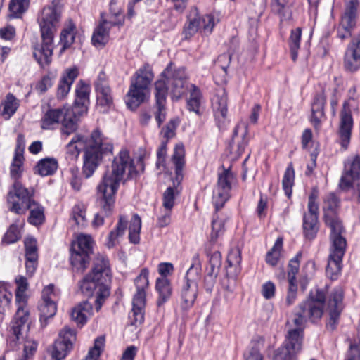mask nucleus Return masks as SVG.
<instances>
[{"mask_svg": "<svg viewBox=\"0 0 360 360\" xmlns=\"http://www.w3.org/2000/svg\"><path fill=\"white\" fill-rule=\"evenodd\" d=\"M137 174L133 160L127 150H121L108 167L101 182L97 186L101 210L94 216L92 224L99 227L104 224V218L111 215L115 202V194L121 182L132 179Z\"/></svg>", "mask_w": 360, "mask_h": 360, "instance_id": "1", "label": "nucleus"}, {"mask_svg": "<svg viewBox=\"0 0 360 360\" xmlns=\"http://www.w3.org/2000/svg\"><path fill=\"white\" fill-rule=\"evenodd\" d=\"M340 200L333 193H328L323 200V210L324 221L330 229V247L326 274L331 280H336L342 267L347 241L342 233L344 228L338 216Z\"/></svg>", "mask_w": 360, "mask_h": 360, "instance_id": "2", "label": "nucleus"}, {"mask_svg": "<svg viewBox=\"0 0 360 360\" xmlns=\"http://www.w3.org/2000/svg\"><path fill=\"white\" fill-rule=\"evenodd\" d=\"M84 150L82 173L86 178L91 177L102 162L103 157L112 153L111 141L99 129L93 130L89 138L75 136L67 145V152L77 157Z\"/></svg>", "mask_w": 360, "mask_h": 360, "instance_id": "3", "label": "nucleus"}, {"mask_svg": "<svg viewBox=\"0 0 360 360\" xmlns=\"http://www.w3.org/2000/svg\"><path fill=\"white\" fill-rule=\"evenodd\" d=\"M60 1L53 0L51 4L45 6L38 15L42 44L34 46L33 56L41 67L48 65L51 61L53 38L60 18L58 7Z\"/></svg>", "mask_w": 360, "mask_h": 360, "instance_id": "4", "label": "nucleus"}, {"mask_svg": "<svg viewBox=\"0 0 360 360\" xmlns=\"http://www.w3.org/2000/svg\"><path fill=\"white\" fill-rule=\"evenodd\" d=\"M111 280V270L108 259L103 255L96 257L90 273L79 283L84 295L87 297L96 295L95 309L98 311L105 299L110 295L108 283Z\"/></svg>", "mask_w": 360, "mask_h": 360, "instance_id": "5", "label": "nucleus"}, {"mask_svg": "<svg viewBox=\"0 0 360 360\" xmlns=\"http://www.w3.org/2000/svg\"><path fill=\"white\" fill-rule=\"evenodd\" d=\"M33 191L24 187L17 180L8 191L7 202L8 209L16 214H23L30 210L28 221L34 226L41 224L45 219L44 209L33 198Z\"/></svg>", "mask_w": 360, "mask_h": 360, "instance_id": "6", "label": "nucleus"}, {"mask_svg": "<svg viewBox=\"0 0 360 360\" xmlns=\"http://www.w3.org/2000/svg\"><path fill=\"white\" fill-rule=\"evenodd\" d=\"M153 77L152 68L148 64L143 65L136 70L131 78L129 89L125 96V102L129 108L136 110L145 102Z\"/></svg>", "mask_w": 360, "mask_h": 360, "instance_id": "7", "label": "nucleus"}, {"mask_svg": "<svg viewBox=\"0 0 360 360\" xmlns=\"http://www.w3.org/2000/svg\"><path fill=\"white\" fill-rule=\"evenodd\" d=\"M202 263L200 255L195 253L191 259V265L187 270L184 277V283L181 291V308L187 310L193 307L197 297L198 285V281L200 277Z\"/></svg>", "mask_w": 360, "mask_h": 360, "instance_id": "8", "label": "nucleus"}, {"mask_svg": "<svg viewBox=\"0 0 360 360\" xmlns=\"http://www.w3.org/2000/svg\"><path fill=\"white\" fill-rule=\"evenodd\" d=\"M149 271L144 268L134 279L136 292L132 299V309L129 314V319L132 326H140L144 321L145 309L146 304V289L148 288Z\"/></svg>", "mask_w": 360, "mask_h": 360, "instance_id": "9", "label": "nucleus"}, {"mask_svg": "<svg viewBox=\"0 0 360 360\" xmlns=\"http://www.w3.org/2000/svg\"><path fill=\"white\" fill-rule=\"evenodd\" d=\"M174 166L175 177L173 179V186L168 187L163 193L162 205L165 210H171L174 205L175 195L180 192L179 186L184 179V168L185 167V149L181 143L176 144L171 158Z\"/></svg>", "mask_w": 360, "mask_h": 360, "instance_id": "10", "label": "nucleus"}, {"mask_svg": "<svg viewBox=\"0 0 360 360\" xmlns=\"http://www.w3.org/2000/svg\"><path fill=\"white\" fill-rule=\"evenodd\" d=\"M159 80L165 82L167 95L169 91L173 100H179L189 89L184 68H177L170 63L161 74Z\"/></svg>", "mask_w": 360, "mask_h": 360, "instance_id": "11", "label": "nucleus"}, {"mask_svg": "<svg viewBox=\"0 0 360 360\" xmlns=\"http://www.w3.org/2000/svg\"><path fill=\"white\" fill-rule=\"evenodd\" d=\"M17 289L15 292V302L18 305V309L14 319L11 323V331L17 340L21 335L22 328L28 320L29 312L27 309L26 297L25 292L27 288V278L23 276H18L15 278Z\"/></svg>", "mask_w": 360, "mask_h": 360, "instance_id": "12", "label": "nucleus"}, {"mask_svg": "<svg viewBox=\"0 0 360 360\" xmlns=\"http://www.w3.org/2000/svg\"><path fill=\"white\" fill-rule=\"evenodd\" d=\"M360 176V156L355 155L349 158L345 163L344 173L340 181L341 189L350 191L352 198L360 202V184H356Z\"/></svg>", "mask_w": 360, "mask_h": 360, "instance_id": "13", "label": "nucleus"}, {"mask_svg": "<svg viewBox=\"0 0 360 360\" xmlns=\"http://www.w3.org/2000/svg\"><path fill=\"white\" fill-rule=\"evenodd\" d=\"M218 22L219 20L211 14L200 16L195 8L190 12L184 25L183 30L184 39H191L199 30L205 35L210 34L214 25Z\"/></svg>", "mask_w": 360, "mask_h": 360, "instance_id": "14", "label": "nucleus"}, {"mask_svg": "<svg viewBox=\"0 0 360 360\" xmlns=\"http://www.w3.org/2000/svg\"><path fill=\"white\" fill-rule=\"evenodd\" d=\"M92 239L86 235H79L71 248L70 262L77 270L83 272L89 266L92 253Z\"/></svg>", "mask_w": 360, "mask_h": 360, "instance_id": "15", "label": "nucleus"}, {"mask_svg": "<svg viewBox=\"0 0 360 360\" xmlns=\"http://www.w3.org/2000/svg\"><path fill=\"white\" fill-rule=\"evenodd\" d=\"M352 98L344 101L340 112V122L337 130L338 141L344 150L348 148L351 140L352 130L353 128V118L352 115Z\"/></svg>", "mask_w": 360, "mask_h": 360, "instance_id": "16", "label": "nucleus"}, {"mask_svg": "<svg viewBox=\"0 0 360 360\" xmlns=\"http://www.w3.org/2000/svg\"><path fill=\"white\" fill-rule=\"evenodd\" d=\"M76 340V332L74 329L65 326L59 333L58 338L53 344L51 354L53 360H62L66 357L73 348Z\"/></svg>", "mask_w": 360, "mask_h": 360, "instance_id": "17", "label": "nucleus"}, {"mask_svg": "<svg viewBox=\"0 0 360 360\" xmlns=\"http://www.w3.org/2000/svg\"><path fill=\"white\" fill-rule=\"evenodd\" d=\"M234 180L235 176L230 169H224L219 174L217 184L212 195V202L217 211L229 200L231 185Z\"/></svg>", "mask_w": 360, "mask_h": 360, "instance_id": "18", "label": "nucleus"}, {"mask_svg": "<svg viewBox=\"0 0 360 360\" xmlns=\"http://www.w3.org/2000/svg\"><path fill=\"white\" fill-rule=\"evenodd\" d=\"M301 350V335L298 330H292L286 342L275 352L274 360H297L296 356Z\"/></svg>", "mask_w": 360, "mask_h": 360, "instance_id": "19", "label": "nucleus"}, {"mask_svg": "<svg viewBox=\"0 0 360 360\" xmlns=\"http://www.w3.org/2000/svg\"><path fill=\"white\" fill-rule=\"evenodd\" d=\"M41 299L42 302L39 306L40 321L41 326L45 327L47 325L48 319L53 317L57 311L56 304L57 295L54 291L53 284H50L43 289Z\"/></svg>", "mask_w": 360, "mask_h": 360, "instance_id": "20", "label": "nucleus"}, {"mask_svg": "<svg viewBox=\"0 0 360 360\" xmlns=\"http://www.w3.org/2000/svg\"><path fill=\"white\" fill-rule=\"evenodd\" d=\"M343 290L341 287L335 288L329 294L327 302V310L330 319L327 327L333 330L338 323L340 314L343 309Z\"/></svg>", "mask_w": 360, "mask_h": 360, "instance_id": "21", "label": "nucleus"}, {"mask_svg": "<svg viewBox=\"0 0 360 360\" xmlns=\"http://www.w3.org/2000/svg\"><path fill=\"white\" fill-rule=\"evenodd\" d=\"M205 254L208 258V265L206 269L207 274L204 278V284L206 291L211 292L220 271L222 257L219 251L212 252L208 248H205Z\"/></svg>", "mask_w": 360, "mask_h": 360, "instance_id": "22", "label": "nucleus"}, {"mask_svg": "<svg viewBox=\"0 0 360 360\" xmlns=\"http://www.w3.org/2000/svg\"><path fill=\"white\" fill-rule=\"evenodd\" d=\"M154 89L155 99L154 116L158 127H160L167 117V88L165 82L157 80L154 84Z\"/></svg>", "mask_w": 360, "mask_h": 360, "instance_id": "23", "label": "nucleus"}, {"mask_svg": "<svg viewBox=\"0 0 360 360\" xmlns=\"http://www.w3.org/2000/svg\"><path fill=\"white\" fill-rule=\"evenodd\" d=\"M227 100V94L224 89L218 91L212 99L214 119L219 129H224L228 123Z\"/></svg>", "mask_w": 360, "mask_h": 360, "instance_id": "24", "label": "nucleus"}, {"mask_svg": "<svg viewBox=\"0 0 360 360\" xmlns=\"http://www.w3.org/2000/svg\"><path fill=\"white\" fill-rule=\"evenodd\" d=\"M327 97L323 90L315 94L311 104L310 122L316 129H319L326 120L324 108Z\"/></svg>", "mask_w": 360, "mask_h": 360, "instance_id": "25", "label": "nucleus"}, {"mask_svg": "<svg viewBox=\"0 0 360 360\" xmlns=\"http://www.w3.org/2000/svg\"><path fill=\"white\" fill-rule=\"evenodd\" d=\"M344 67L353 72L360 68V34L348 45L345 56Z\"/></svg>", "mask_w": 360, "mask_h": 360, "instance_id": "26", "label": "nucleus"}, {"mask_svg": "<svg viewBox=\"0 0 360 360\" xmlns=\"http://www.w3.org/2000/svg\"><path fill=\"white\" fill-rule=\"evenodd\" d=\"M90 86L82 80L76 85V97L72 109L75 113H78L79 116L82 115L87 111L88 105L90 103Z\"/></svg>", "mask_w": 360, "mask_h": 360, "instance_id": "27", "label": "nucleus"}, {"mask_svg": "<svg viewBox=\"0 0 360 360\" xmlns=\"http://www.w3.org/2000/svg\"><path fill=\"white\" fill-rule=\"evenodd\" d=\"M24 243L25 248L26 274L29 277H32L38 265L37 241L34 238H26Z\"/></svg>", "mask_w": 360, "mask_h": 360, "instance_id": "28", "label": "nucleus"}, {"mask_svg": "<svg viewBox=\"0 0 360 360\" xmlns=\"http://www.w3.org/2000/svg\"><path fill=\"white\" fill-rule=\"evenodd\" d=\"M97 104L103 107H110L113 102L111 89L104 75H100L95 82Z\"/></svg>", "mask_w": 360, "mask_h": 360, "instance_id": "29", "label": "nucleus"}, {"mask_svg": "<svg viewBox=\"0 0 360 360\" xmlns=\"http://www.w3.org/2000/svg\"><path fill=\"white\" fill-rule=\"evenodd\" d=\"M326 300L325 293L320 289L311 291L308 298L302 302L311 311V315L321 318L323 313V305Z\"/></svg>", "mask_w": 360, "mask_h": 360, "instance_id": "30", "label": "nucleus"}, {"mask_svg": "<svg viewBox=\"0 0 360 360\" xmlns=\"http://www.w3.org/2000/svg\"><path fill=\"white\" fill-rule=\"evenodd\" d=\"M122 18L117 20H103L96 29L94 30L92 36V42L94 46H103L108 40L109 30L112 26L120 25L122 24Z\"/></svg>", "mask_w": 360, "mask_h": 360, "instance_id": "31", "label": "nucleus"}, {"mask_svg": "<svg viewBox=\"0 0 360 360\" xmlns=\"http://www.w3.org/2000/svg\"><path fill=\"white\" fill-rule=\"evenodd\" d=\"M310 312L311 311H309V309L307 308L303 303L301 302L298 305L297 308L295 309L293 318L292 319V323L297 328L295 329L289 330L284 343L286 342L290 332L292 330H298L301 335L302 342L303 341L302 326L306 323L307 320L311 319L312 321H315L316 320L319 319V318H316L314 316L311 315Z\"/></svg>", "mask_w": 360, "mask_h": 360, "instance_id": "32", "label": "nucleus"}, {"mask_svg": "<svg viewBox=\"0 0 360 360\" xmlns=\"http://www.w3.org/2000/svg\"><path fill=\"white\" fill-rule=\"evenodd\" d=\"M79 75V70L76 67L67 68L60 77L58 85L57 97L65 98L69 93L71 86Z\"/></svg>", "mask_w": 360, "mask_h": 360, "instance_id": "33", "label": "nucleus"}, {"mask_svg": "<svg viewBox=\"0 0 360 360\" xmlns=\"http://www.w3.org/2000/svg\"><path fill=\"white\" fill-rule=\"evenodd\" d=\"M65 109L66 108L49 109L41 118V128L46 130L57 128L65 116Z\"/></svg>", "mask_w": 360, "mask_h": 360, "instance_id": "34", "label": "nucleus"}, {"mask_svg": "<svg viewBox=\"0 0 360 360\" xmlns=\"http://www.w3.org/2000/svg\"><path fill=\"white\" fill-rule=\"evenodd\" d=\"M93 314L92 304L88 301H84L75 306L71 312V318L77 325L82 326L85 324Z\"/></svg>", "mask_w": 360, "mask_h": 360, "instance_id": "35", "label": "nucleus"}, {"mask_svg": "<svg viewBox=\"0 0 360 360\" xmlns=\"http://www.w3.org/2000/svg\"><path fill=\"white\" fill-rule=\"evenodd\" d=\"M241 252L238 248H232L227 256L228 266L226 276L229 278H236L240 272Z\"/></svg>", "mask_w": 360, "mask_h": 360, "instance_id": "36", "label": "nucleus"}, {"mask_svg": "<svg viewBox=\"0 0 360 360\" xmlns=\"http://www.w3.org/2000/svg\"><path fill=\"white\" fill-rule=\"evenodd\" d=\"M229 219V217L222 212H216L213 215L212 221V231L210 233V240L215 243L224 233V224Z\"/></svg>", "mask_w": 360, "mask_h": 360, "instance_id": "37", "label": "nucleus"}, {"mask_svg": "<svg viewBox=\"0 0 360 360\" xmlns=\"http://www.w3.org/2000/svg\"><path fill=\"white\" fill-rule=\"evenodd\" d=\"M155 289L159 294L157 304L160 307L165 303L172 295V288L169 280L164 277L158 278L155 283Z\"/></svg>", "mask_w": 360, "mask_h": 360, "instance_id": "38", "label": "nucleus"}, {"mask_svg": "<svg viewBox=\"0 0 360 360\" xmlns=\"http://www.w3.org/2000/svg\"><path fill=\"white\" fill-rule=\"evenodd\" d=\"M127 219L124 216H120L115 229L112 230L108 237L106 245L108 248L115 247L119 243V238L122 237L127 226Z\"/></svg>", "mask_w": 360, "mask_h": 360, "instance_id": "39", "label": "nucleus"}, {"mask_svg": "<svg viewBox=\"0 0 360 360\" xmlns=\"http://www.w3.org/2000/svg\"><path fill=\"white\" fill-rule=\"evenodd\" d=\"M78 113H75L73 109L66 108L65 116L62 118V132L67 136L74 133L77 129Z\"/></svg>", "mask_w": 360, "mask_h": 360, "instance_id": "40", "label": "nucleus"}, {"mask_svg": "<svg viewBox=\"0 0 360 360\" xmlns=\"http://www.w3.org/2000/svg\"><path fill=\"white\" fill-rule=\"evenodd\" d=\"M58 162L55 158H46L39 160L34 167V173L41 176L53 174L58 169Z\"/></svg>", "mask_w": 360, "mask_h": 360, "instance_id": "41", "label": "nucleus"}, {"mask_svg": "<svg viewBox=\"0 0 360 360\" xmlns=\"http://www.w3.org/2000/svg\"><path fill=\"white\" fill-rule=\"evenodd\" d=\"M19 103L12 94H8L0 106V114L5 120H9L16 112Z\"/></svg>", "mask_w": 360, "mask_h": 360, "instance_id": "42", "label": "nucleus"}, {"mask_svg": "<svg viewBox=\"0 0 360 360\" xmlns=\"http://www.w3.org/2000/svg\"><path fill=\"white\" fill-rule=\"evenodd\" d=\"M301 36L302 30L300 27H297L291 30L288 39V45L291 58L293 61H296L298 56V51L300 48Z\"/></svg>", "mask_w": 360, "mask_h": 360, "instance_id": "43", "label": "nucleus"}, {"mask_svg": "<svg viewBox=\"0 0 360 360\" xmlns=\"http://www.w3.org/2000/svg\"><path fill=\"white\" fill-rule=\"evenodd\" d=\"M282 250L283 238H278L274 246L266 253L265 259L266 264L275 266L281 258Z\"/></svg>", "mask_w": 360, "mask_h": 360, "instance_id": "44", "label": "nucleus"}, {"mask_svg": "<svg viewBox=\"0 0 360 360\" xmlns=\"http://www.w3.org/2000/svg\"><path fill=\"white\" fill-rule=\"evenodd\" d=\"M345 12L341 19L356 24L359 8V0H345Z\"/></svg>", "mask_w": 360, "mask_h": 360, "instance_id": "45", "label": "nucleus"}, {"mask_svg": "<svg viewBox=\"0 0 360 360\" xmlns=\"http://www.w3.org/2000/svg\"><path fill=\"white\" fill-rule=\"evenodd\" d=\"M29 5L28 0H11L8 6L9 16L13 18H21Z\"/></svg>", "mask_w": 360, "mask_h": 360, "instance_id": "46", "label": "nucleus"}, {"mask_svg": "<svg viewBox=\"0 0 360 360\" xmlns=\"http://www.w3.org/2000/svg\"><path fill=\"white\" fill-rule=\"evenodd\" d=\"M190 86V94L187 101V107L190 111L198 113L202 98L201 92L195 85L191 84Z\"/></svg>", "mask_w": 360, "mask_h": 360, "instance_id": "47", "label": "nucleus"}, {"mask_svg": "<svg viewBox=\"0 0 360 360\" xmlns=\"http://www.w3.org/2000/svg\"><path fill=\"white\" fill-rule=\"evenodd\" d=\"M141 229V219L135 214L131 219L129 227V240L131 243L138 244L140 241V231Z\"/></svg>", "mask_w": 360, "mask_h": 360, "instance_id": "48", "label": "nucleus"}, {"mask_svg": "<svg viewBox=\"0 0 360 360\" xmlns=\"http://www.w3.org/2000/svg\"><path fill=\"white\" fill-rule=\"evenodd\" d=\"M303 229L304 233L307 238H314L319 230L318 218L310 216H304Z\"/></svg>", "mask_w": 360, "mask_h": 360, "instance_id": "49", "label": "nucleus"}, {"mask_svg": "<svg viewBox=\"0 0 360 360\" xmlns=\"http://www.w3.org/2000/svg\"><path fill=\"white\" fill-rule=\"evenodd\" d=\"M272 10L279 15L281 21L288 20L292 18V11L288 0H275L272 4Z\"/></svg>", "mask_w": 360, "mask_h": 360, "instance_id": "50", "label": "nucleus"}, {"mask_svg": "<svg viewBox=\"0 0 360 360\" xmlns=\"http://www.w3.org/2000/svg\"><path fill=\"white\" fill-rule=\"evenodd\" d=\"M12 297L8 285L5 283H0V315L3 316L9 309Z\"/></svg>", "mask_w": 360, "mask_h": 360, "instance_id": "51", "label": "nucleus"}, {"mask_svg": "<svg viewBox=\"0 0 360 360\" xmlns=\"http://www.w3.org/2000/svg\"><path fill=\"white\" fill-rule=\"evenodd\" d=\"M75 26L73 24H70L67 27L62 30L60 39V43L62 45L61 52L70 47L75 41Z\"/></svg>", "mask_w": 360, "mask_h": 360, "instance_id": "52", "label": "nucleus"}, {"mask_svg": "<svg viewBox=\"0 0 360 360\" xmlns=\"http://www.w3.org/2000/svg\"><path fill=\"white\" fill-rule=\"evenodd\" d=\"M295 171L292 164L290 163L287 167L284 176L282 180L283 188L285 191V195L290 198L292 194V187L294 184Z\"/></svg>", "mask_w": 360, "mask_h": 360, "instance_id": "53", "label": "nucleus"}, {"mask_svg": "<svg viewBox=\"0 0 360 360\" xmlns=\"http://www.w3.org/2000/svg\"><path fill=\"white\" fill-rule=\"evenodd\" d=\"M264 340L262 337H257L252 342V347L245 354V360H263L260 353V347L264 345Z\"/></svg>", "mask_w": 360, "mask_h": 360, "instance_id": "54", "label": "nucleus"}, {"mask_svg": "<svg viewBox=\"0 0 360 360\" xmlns=\"http://www.w3.org/2000/svg\"><path fill=\"white\" fill-rule=\"evenodd\" d=\"M179 123V119L178 117H174L170 119L169 121L162 127L160 134L165 139L164 141H168L176 136V130Z\"/></svg>", "mask_w": 360, "mask_h": 360, "instance_id": "55", "label": "nucleus"}, {"mask_svg": "<svg viewBox=\"0 0 360 360\" xmlns=\"http://www.w3.org/2000/svg\"><path fill=\"white\" fill-rule=\"evenodd\" d=\"M355 27V23L341 19L337 30L338 37L341 40L349 38Z\"/></svg>", "mask_w": 360, "mask_h": 360, "instance_id": "56", "label": "nucleus"}, {"mask_svg": "<svg viewBox=\"0 0 360 360\" xmlns=\"http://www.w3.org/2000/svg\"><path fill=\"white\" fill-rule=\"evenodd\" d=\"M71 220L79 226L86 224V210L82 205H75L72 210Z\"/></svg>", "mask_w": 360, "mask_h": 360, "instance_id": "57", "label": "nucleus"}, {"mask_svg": "<svg viewBox=\"0 0 360 360\" xmlns=\"http://www.w3.org/2000/svg\"><path fill=\"white\" fill-rule=\"evenodd\" d=\"M21 238L20 230L18 225L12 224L3 238V243L6 244L14 243Z\"/></svg>", "mask_w": 360, "mask_h": 360, "instance_id": "58", "label": "nucleus"}, {"mask_svg": "<svg viewBox=\"0 0 360 360\" xmlns=\"http://www.w3.org/2000/svg\"><path fill=\"white\" fill-rule=\"evenodd\" d=\"M301 254L298 253L288 264V282L296 283V275L299 271L300 262L298 260Z\"/></svg>", "mask_w": 360, "mask_h": 360, "instance_id": "59", "label": "nucleus"}, {"mask_svg": "<svg viewBox=\"0 0 360 360\" xmlns=\"http://www.w3.org/2000/svg\"><path fill=\"white\" fill-rule=\"evenodd\" d=\"M103 343L104 339L103 338H97L95 340L94 347L89 351L84 360H97L96 359L101 354Z\"/></svg>", "mask_w": 360, "mask_h": 360, "instance_id": "60", "label": "nucleus"}, {"mask_svg": "<svg viewBox=\"0 0 360 360\" xmlns=\"http://www.w3.org/2000/svg\"><path fill=\"white\" fill-rule=\"evenodd\" d=\"M23 156L22 154H17L13 158L11 166V175L15 179H18L21 173V166L22 164Z\"/></svg>", "mask_w": 360, "mask_h": 360, "instance_id": "61", "label": "nucleus"}, {"mask_svg": "<svg viewBox=\"0 0 360 360\" xmlns=\"http://www.w3.org/2000/svg\"><path fill=\"white\" fill-rule=\"evenodd\" d=\"M16 36L15 28L11 25H6L0 28V37L6 41H13Z\"/></svg>", "mask_w": 360, "mask_h": 360, "instance_id": "62", "label": "nucleus"}, {"mask_svg": "<svg viewBox=\"0 0 360 360\" xmlns=\"http://www.w3.org/2000/svg\"><path fill=\"white\" fill-rule=\"evenodd\" d=\"M167 141H162L159 148L157 150V162L156 165L158 168L161 166H164L165 161V156L167 155Z\"/></svg>", "mask_w": 360, "mask_h": 360, "instance_id": "63", "label": "nucleus"}, {"mask_svg": "<svg viewBox=\"0 0 360 360\" xmlns=\"http://www.w3.org/2000/svg\"><path fill=\"white\" fill-rule=\"evenodd\" d=\"M288 290L286 296V304L288 306L292 304L296 298L297 292V285L296 283L288 282Z\"/></svg>", "mask_w": 360, "mask_h": 360, "instance_id": "64", "label": "nucleus"}]
</instances>
